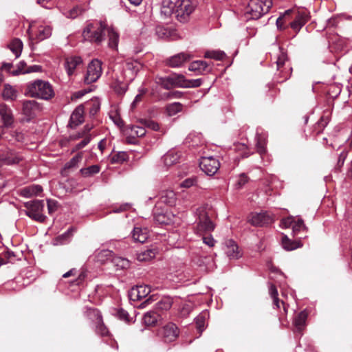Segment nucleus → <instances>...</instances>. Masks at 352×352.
I'll return each instance as SVG.
<instances>
[{"mask_svg": "<svg viewBox=\"0 0 352 352\" xmlns=\"http://www.w3.org/2000/svg\"><path fill=\"white\" fill-rule=\"evenodd\" d=\"M203 80L201 78L188 80L184 76V82L182 88H197L202 85Z\"/></svg>", "mask_w": 352, "mask_h": 352, "instance_id": "nucleus-45", "label": "nucleus"}, {"mask_svg": "<svg viewBox=\"0 0 352 352\" xmlns=\"http://www.w3.org/2000/svg\"><path fill=\"white\" fill-rule=\"evenodd\" d=\"M162 339L165 342H172L179 336V329L173 323H169L164 326L161 332Z\"/></svg>", "mask_w": 352, "mask_h": 352, "instance_id": "nucleus-17", "label": "nucleus"}, {"mask_svg": "<svg viewBox=\"0 0 352 352\" xmlns=\"http://www.w3.org/2000/svg\"><path fill=\"white\" fill-rule=\"evenodd\" d=\"M197 0H175L176 19L181 23H187L197 7Z\"/></svg>", "mask_w": 352, "mask_h": 352, "instance_id": "nucleus-5", "label": "nucleus"}, {"mask_svg": "<svg viewBox=\"0 0 352 352\" xmlns=\"http://www.w3.org/2000/svg\"><path fill=\"white\" fill-rule=\"evenodd\" d=\"M199 166L202 171L208 175H214L220 167L219 160L212 157H202L199 162Z\"/></svg>", "mask_w": 352, "mask_h": 352, "instance_id": "nucleus-13", "label": "nucleus"}, {"mask_svg": "<svg viewBox=\"0 0 352 352\" xmlns=\"http://www.w3.org/2000/svg\"><path fill=\"white\" fill-rule=\"evenodd\" d=\"M146 91H147V90L144 88H142V89H139V94L138 95H136L133 102L131 104V108L132 109H135L137 107L138 104L142 101V98H143L144 95L146 93Z\"/></svg>", "mask_w": 352, "mask_h": 352, "instance_id": "nucleus-54", "label": "nucleus"}, {"mask_svg": "<svg viewBox=\"0 0 352 352\" xmlns=\"http://www.w3.org/2000/svg\"><path fill=\"white\" fill-rule=\"evenodd\" d=\"M155 82L165 89H170L173 87H182L184 82V75L174 74L168 77H156Z\"/></svg>", "mask_w": 352, "mask_h": 352, "instance_id": "nucleus-10", "label": "nucleus"}, {"mask_svg": "<svg viewBox=\"0 0 352 352\" xmlns=\"http://www.w3.org/2000/svg\"><path fill=\"white\" fill-rule=\"evenodd\" d=\"M102 73V62L98 59L92 60L87 66L84 77L85 83L89 85L96 82L100 78Z\"/></svg>", "mask_w": 352, "mask_h": 352, "instance_id": "nucleus-9", "label": "nucleus"}, {"mask_svg": "<svg viewBox=\"0 0 352 352\" xmlns=\"http://www.w3.org/2000/svg\"><path fill=\"white\" fill-rule=\"evenodd\" d=\"M128 159V155L126 152H118V153L113 155L111 158L112 163H123Z\"/></svg>", "mask_w": 352, "mask_h": 352, "instance_id": "nucleus-52", "label": "nucleus"}, {"mask_svg": "<svg viewBox=\"0 0 352 352\" xmlns=\"http://www.w3.org/2000/svg\"><path fill=\"white\" fill-rule=\"evenodd\" d=\"M36 108L37 102L35 100H25L23 103V111L26 116H32L33 111Z\"/></svg>", "mask_w": 352, "mask_h": 352, "instance_id": "nucleus-40", "label": "nucleus"}, {"mask_svg": "<svg viewBox=\"0 0 352 352\" xmlns=\"http://www.w3.org/2000/svg\"><path fill=\"white\" fill-rule=\"evenodd\" d=\"M106 28L107 23L104 21L88 23L83 30L82 36L86 41L100 44L104 39V31Z\"/></svg>", "mask_w": 352, "mask_h": 352, "instance_id": "nucleus-2", "label": "nucleus"}, {"mask_svg": "<svg viewBox=\"0 0 352 352\" xmlns=\"http://www.w3.org/2000/svg\"><path fill=\"white\" fill-rule=\"evenodd\" d=\"M249 222L254 226H263L272 223L273 219L267 212H256L250 214Z\"/></svg>", "mask_w": 352, "mask_h": 352, "instance_id": "nucleus-15", "label": "nucleus"}, {"mask_svg": "<svg viewBox=\"0 0 352 352\" xmlns=\"http://www.w3.org/2000/svg\"><path fill=\"white\" fill-rule=\"evenodd\" d=\"M272 6V0H250L245 13L246 18L247 19H258L267 13Z\"/></svg>", "mask_w": 352, "mask_h": 352, "instance_id": "nucleus-3", "label": "nucleus"}, {"mask_svg": "<svg viewBox=\"0 0 352 352\" xmlns=\"http://www.w3.org/2000/svg\"><path fill=\"white\" fill-rule=\"evenodd\" d=\"M346 177L349 180L352 181V160L347 165V170L346 173Z\"/></svg>", "mask_w": 352, "mask_h": 352, "instance_id": "nucleus-64", "label": "nucleus"}, {"mask_svg": "<svg viewBox=\"0 0 352 352\" xmlns=\"http://www.w3.org/2000/svg\"><path fill=\"white\" fill-rule=\"evenodd\" d=\"M158 206H156L154 211V221L159 224H170L173 221L174 215L164 210L158 211Z\"/></svg>", "mask_w": 352, "mask_h": 352, "instance_id": "nucleus-19", "label": "nucleus"}, {"mask_svg": "<svg viewBox=\"0 0 352 352\" xmlns=\"http://www.w3.org/2000/svg\"><path fill=\"white\" fill-rule=\"evenodd\" d=\"M24 206L27 209L25 211L27 216L41 223L45 221L46 216L43 214V210L45 206L43 200L27 201L24 204Z\"/></svg>", "mask_w": 352, "mask_h": 352, "instance_id": "nucleus-7", "label": "nucleus"}, {"mask_svg": "<svg viewBox=\"0 0 352 352\" xmlns=\"http://www.w3.org/2000/svg\"><path fill=\"white\" fill-rule=\"evenodd\" d=\"M8 47L14 54L16 58L21 56L23 49V43L20 39L14 38Z\"/></svg>", "mask_w": 352, "mask_h": 352, "instance_id": "nucleus-35", "label": "nucleus"}, {"mask_svg": "<svg viewBox=\"0 0 352 352\" xmlns=\"http://www.w3.org/2000/svg\"><path fill=\"white\" fill-rule=\"evenodd\" d=\"M138 67L139 65L137 63H129L126 65L125 75L127 76V79L129 80L133 79L135 74L138 70Z\"/></svg>", "mask_w": 352, "mask_h": 352, "instance_id": "nucleus-42", "label": "nucleus"}, {"mask_svg": "<svg viewBox=\"0 0 352 352\" xmlns=\"http://www.w3.org/2000/svg\"><path fill=\"white\" fill-rule=\"evenodd\" d=\"M160 13L165 18L171 16L173 13L176 15L175 0H163Z\"/></svg>", "mask_w": 352, "mask_h": 352, "instance_id": "nucleus-24", "label": "nucleus"}, {"mask_svg": "<svg viewBox=\"0 0 352 352\" xmlns=\"http://www.w3.org/2000/svg\"><path fill=\"white\" fill-rule=\"evenodd\" d=\"M0 118L4 126L8 127L13 123V115L11 109L6 104H0Z\"/></svg>", "mask_w": 352, "mask_h": 352, "instance_id": "nucleus-22", "label": "nucleus"}, {"mask_svg": "<svg viewBox=\"0 0 352 352\" xmlns=\"http://www.w3.org/2000/svg\"><path fill=\"white\" fill-rule=\"evenodd\" d=\"M82 65V58L79 56H69L65 58L64 68L69 76L74 75L76 70Z\"/></svg>", "mask_w": 352, "mask_h": 352, "instance_id": "nucleus-14", "label": "nucleus"}, {"mask_svg": "<svg viewBox=\"0 0 352 352\" xmlns=\"http://www.w3.org/2000/svg\"><path fill=\"white\" fill-rule=\"evenodd\" d=\"M255 139L256 142V146L257 148V152L263 158V156L266 154V135L265 134H259L258 133H257Z\"/></svg>", "mask_w": 352, "mask_h": 352, "instance_id": "nucleus-29", "label": "nucleus"}, {"mask_svg": "<svg viewBox=\"0 0 352 352\" xmlns=\"http://www.w3.org/2000/svg\"><path fill=\"white\" fill-rule=\"evenodd\" d=\"M28 32L31 38L36 39V41H41L52 35V28L43 23H30Z\"/></svg>", "mask_w": 352, "mask_h": 352, "instance_id": "nucleus-8", "label": "nucleus"}, {"mask_svg": "<svg viewBox=\"0 0 352 352\" xmlns=\"http://www.w3.org/2000/svg\"><path fill=\"white\" fill-rule=\"evenodd\" d=\"M113 252L109 250H102L97 252V258L100 262H104L112 257Z\"/></svg>", "mask_w": 352, "mask_h": 352, "instance_id": "nucleus-51", "label": "nucleus"}, {"mask_svg": "<svg viewBox=\"0 0 352 352\" xmlns=\"http://www.w3.org/2000/svg\"><path fill=\"white\" fill-rule=\"evenodd\" d=\"M43 71V67L41 65H34L29 66L26 70L21 71V70H14L11 72V74L13 76H17L20 74H29L32 72H41Z\"/></svg>", "mask_w": 352, "mask_h": 352, "instance_id": "nucleus-44", "label": "nucleus"}, {"mask_svg": "<svg viewBox=\"0 0 352 352\" xmlns=\"http://www.w3.org/2000/svg\"><path fill=\"white\" fill-rule=\"evenodd\" d=\"M113 263L117 267L118 269L122 270L126 269L129 267V261L122 257H115L113 258Z\"/></svg>", "mask_w": 352, "mask_h": 352, "instance_id": "nucleus-48", "label": "nucleus"}, {"mask_svg": "<svg viewBox=\"0 0 352 352\" xmlns=\"http://www.w3.org/2000/svg\"><path fill=\"white\" fill-rule=\"evenodd\" d=\"M307 314L305 311H300L294 318V324L296 330L299 332L302 331L306 325Z\"/></svg>", "mask_w": 352, "mask_h": 352, "instance_id": "nucleus-31", "label": "nucleus"}, {"mask_svg": "<svg viewBox=\"0 0 352 352\" xmlns=\"http://www.w3.org/2000/svg\"><path fill=\"white\" fill-rule=\"evenodd\" d=\"M2 95L5 100H14L16 98L17 92L11 85H6Z\"/></svg>", "mask_w": 352, "mask_h": 352, "instance_id": "nucleus-38", "label": "nucleus"}, {"mask_svg": "<svg viewBox=\"0 0 352 352\" xmlns=\"http://www.w3.org/2000/svg\"><path fill=\"white\" fill-rule=\"evenodd\" d=\"M226 54L223 51L221 50H210L207 51L204 54L206 58H212L216 60H222L226 57Z\"/></svg>", "mask_w": 352, "mask_h": 352, "instance_id": "nucleus-41", "label": "nucleus"}, {"mask_svg": "<svg viewBox=\"0 0 352 352\" xmlns=\"http://www.w3.org/2000/svg\"><path fill=\"white\" fill-rule=\"evenodd\" d=\"M190 58L191 56L188 54L179 53L169 58L167 60V64L171 67H179Z\"/></svg>", "mask_w": 352, "mask_h": 352, "instance_id": "nucleus-23", "label": "nucleus"}, {"mask_svg": "<svg viewBox=\"0 0 352 352\" xmlns=\"http://www.w3.org/2000/svg\"><path fill=\"white\" fill-rule=\"evenodd\" d=\"M151 291V288L148 285H136L129 291V297L131 300L138 301L146 297Z\"/></svg>", "mask_w": 352, "mask_h": 352, "instance_id": "nucleus-16", "label": "nucleus"}, {"mask_svg": "<svg viewBox=\"0 0 352 352\" xmlns=\"http://www.w3.org/2000/svg\"><path fill=\"white\" fill-rule=\"evenodd\" d=\"M177 200L176 194L173 190L164 192L160 198V201L168 206H173Z\"/></svg>", "mask_w": 352, "mask_h": 352, "instance_id": "nucleus-34", "label": "nucleus"}, {"mask_svg": "<svg viewBox=\"0 0 352 352\" xmlns=\"http://www.w3.org/2000/svg\"><path fill=\"white\" fill-rule=\"evenodd\" d=\"M108 34L109 42L108 45L109 47L116 50L119 43V34L113 27H108L107 25L106 30Z\"/></svg>", "mask_w": 352, "mask_h": 352, "instance_id": "nucleus-25", "label": "nucleus"}, {"mask_svg": "<svg viewBox=\"0 0 352 352\" xmlns=\"http://www.w3.org/2000/svg\"><path fill=\"white\" fill-rule=\"evenodd\" d=\"M180 155L175 151H169L162 158L164 165L169 167L179 162Z\"/></svg>", "mask_w": 352, "mask_h": 352, "instance_id": "nucleus-26", "label": "nucleus"}, {"mask_svg": "<svg viewBox=\"0 0 352 352\" xmlns=\"http://www.w3.org/2000/svg\"><path fill=\"white\" fill-rule=\"evenodd\" d=\"M84 110L83 105L78 106L72 113L69 119V125L71 128H75L84 121Z\"/></svg>", "mask_w": 352, "mask_h": 352, "instance_id": "nucleus-20", "label": "nucleus"}, {"mask_svg": "<svg viewBox=\"0 0 352 352\" xmlns=\"http://www.w3.org/2000/svg\"><path fill=\"white\" fill-rule=\"evenodd\" d=\"M248 182V177L245 173L241 174L236 183L237 188H241Z\"/></svg>", "mask_w": 352, "mask_h": 352, "instance_id": "nucleus-58", "label": "nucleus"}, {"mask_svg": "<svg viewBox=\"0 0 352 352\" xmlns=\"http://www.w3.org/2000/svg\"><path fill=\"white\" fill-rule=\"evenodd\" d=\"M307 20L308 16L306 13H298L296 16L295 20L290 23L291 28L294 30L298 32L301 28L307 23Z\"/></svg>", "mask_w": 352, "mask_h": 352, "instance_id": "nucleus-28", "label": "nucleus"}, {"mask_svg": "<svg viewBox=\"0 0 352 352\" xmlns=\"http://www.w3.org/2000/svg\"><path fill=\"white\" fill-rule=\"evenodd\" d=\"M183 105L180 102H173L166 107V112L169 116H173L182 111Z\"/></svg>", "mask_w": 352, "mask_h": 352, "instance_id": "nucleus-43", "label": "nucleus"}, {"mask_svg": "<svg viewBox=\"0 0 352 352\" xmlns=\"http://www.w3.org/2000/svg\"><path fill=\"white\" fill-rule=\"evenodd\" d=\"M47 209L49 214H52L57 209V201L54 200H47Z\"/></svg>", "mask_w": 352, "mask_h": 352, "instance_id": "nucleus-61", "label": "nucleus"}, {"mask_svg": "<svg viewBox=\"0 0 352 352\" xmlns=\"http://www.w3.org/2000/svg\"><path fill=\"white\" fill-rule=\"evenodd\" d=\"M146 131L144 126L134 125L130 127V134L133 137H143L145 135Z\"/></svg>", "mask_w": 352, "mask_h": 352, "instance_id": "nucleus-49", "label": "nucleus"}, {"mask_svg": "<svg viewBox=\"0 0 352 352\" xmlns=\"http://www.w3.org/2000/svg\"><path fill=\"white\" fill-rule=\"evenodd\" d=\"M197 180L195 177H188L186 179H184L183 182H182L179 184L180 187L182 188H190L193 186H195L197 184Z\"/></svg>", "mask_w": 352, "mask_h": 352, "instance_id": "nucleus-55", "label": "nucleus"}, {"mask_svg": "<svg viewBox=\"0 0 352 352\" xmlns=\"http://www.w3.org/2000/svg\"><path fill=\"white\" fill-rule=\"evenodd\" d=\"M142 123L143 124V125L144 126L150 128V129H153V131H158L160 129L159 124L153 120H145L142 121Z\"/></svg>", "mask_w": 352, "mask_h": 352, "instance_id": "nucleus-59", "label": "nucleus"}, {"mask_svg": "<svg viewBox=\"0 0 352 352\" xmlns=\"http://www.w3.org/2000/svg\"><path fill=\"white\" fill-rule=\"evenodd\" d=\"M203 242L206 245H207L211 248L214 245L216 241L214 239V238L211 235H209V236H203Z\"/></svg>", "mask_w": 352, "mask_h": 352, "instance_id": "nucleus-63", "label": "nucleus"}, {"mask_svg": "<svg viewBox=\"0 0 352 352\" xmlns=\"http://www.w3.org/2000/svg\"><path fill=\"white\" fill-rule=\"evenodd\" d=\"M281 243L283 248L287 251L294 250L302 246V243L300 241H292L287 235L283 236Z\"/></svg>", "mask_w": 352, "mask_h": 352, "instance_id": "nucleus-30", "label": "nucleus"}, {"mask_svg": "<svg viewBox=\"0 0 352 352\" xmlns=\"http://www.w3.org/2000/svg\"><path fill=\"white\" fill-rule=\"evenodd\" d=\"M305 228V226L302 219H298L297 221H294L292 224V230L294 234H296L298 232L300 231Z\"/></svg>", "mask_w": 352, "mask_h": 352, "instance_id": "nucleus-57", "label": "nucleus"}, {"mask_svg": "<svg viewBox=\"0 0 352 352\" xmlns=\"http://www.w3.org/2000/svg\"><path fill=\"white\" fill-rule=\"evenodd\" d=\"M43 191V188L40 185L33 184L26 186L21 190V195L26 198L33 196H37Z\"/></svg>", "mask_w": 352, "mask_h": 352, "instance_id": "nucleus-27", "label": "nucleus"}, {"mask_svg": "<svg viewBox=\"0 0 352 352\" xmlns=\"http://www.w3.org/2000/svg\"><path fill=\"white\" fill-rule=\"evenodd\" d=\"M208 316V312L203 311L195 318V324L199 331H202L204 329L206 320Z\"/></svg>", "mask_w": 352, "mask_h": 352, "instance_id": "nucleus-46", "label": "nucleus"}, {"mask_svg": "<svg viewBox=\"0 0 352 352\" xmlns=\"http://www.w3.org/2000/svg\"><path fill=\"white\" fill-rule=\"evenodd\" d=\"M172 302L170 299H162L155 305V309L160 311L168 310L170 309Z\"/></svg>", "mask_w": 352, "mask_h": 352, "instance_id": "nucleus-50", "label": "nucleus"}, {"mask_svg": "<svg viewBox=\"0 0 352 352\" xmlns=\"http://www.w3.org/2000/svg\"><path fill=\"white\" fill-rule=\"evenodd\" d=\"M82 159V153H78L76 155L73 157L68 162L65 164V169H69L72 168H75L78 166V164Z\"/></svg>", "mask_w": 352, "mask_h": 352, "instance_id": "nucleus-47", "label": "nucleus"}, {"mask_svg": "<svg viewBox=\"0 0 352 352\" xmlns=\"http://www.w3.org/2000/svg\"><path fill=\"white\" fill-rule=\"evenodd\" d=\"M28 94L33 98L43 100H50L54 96V91L52 85L43 80H36L30 82L27 85Z\"/></svg>", "mask_w": 352, "mask_h": 352, "instance_id": "nucleus-1", "label": "nucleus"}, {"mask_svg": "<svg viewBox=\"0 0 352 352\" xmlns=\"http://www.w3.org/2000/svg\"><path fill=\"white\" fill-rule=\"evenodd\" d=\"M195 214L197 218L194 230L197 234L203 235L214 230V224L210 219L208 212L204 208H197Z\"/></svg>", "mask_w": 352, "mask_h": 352, "instance_id": "nucleus-6", "label": "nucleus"}, {"mask_svg": "<svg viewBox=\"0 0 352 352\" xmlns=\"http://www.w3.org/2000/svg\"><path fill=\"white\" fill-rule=\"evenodd\" d=\"M67 184L71 187V190L74 192H80L83 188L78 189L79 184L74 179L67 180Z\"/></svg>", "mask_w": 352, "mask_h": 352, "instance_id": "nucleus-60", "label": "nucleus"}, {"mask_svg": "<svg viewBox=\"0 0 352 352\" xmlns=\"http://www.w3.org/2000/svg\"><path fill=\"white\" fill-rule=\"evenodd\" d=\"M272 50L277 70L280 71V74L283 78L279 82H283L290 77L292 68L289 65H286L287 56L283 48L277 45H274Z\"/></svg>", "mask_w": 352, "mask_h": 352, "instance_id": "nucleus-4", "label": "nucleus"}, {"mask_svg": "<svg viewBox=\"0 0 352 352\" xmlns=\"http://www.w3.org/2000/svg\"><path fill=\"white\" fill-rule=\"evenodd\" d=\"M132 237L135 241L143 243L146 241L148 235L141 228L136 227L132 232Z\"/></svg>", "mask_w": 352, "mask_h": 352, "instance_id": "nucleus-36", "label": "nucleus"}, {"mask_svg": "<svg viewBox=\"0 0 352 352\" xmlns=\"http://www.w3.org/2000/svg\"><path fill=\"white\" fill-rule=\"evenodd\" d=\"M186 141L191 146H197L204 144L202 134L200 133L192 132L190 133L186 138Z\"/></svg>", "mask_w": 352, "mask_h": 352, "instance_id": "nucleus-32", "label": "nucleus"}, {"mask_svg": "<svg viewBox=\"0 0 352 352\" xmlns=\"http://www.w3.org/2000/svg\"><path fill=\"white\" fill-rule=\"evenodd\" d=\"M85 108L89 111L91 116H95L100 109V102L98 98H92L87 101L85 104Z\"/></svg>", "mask_w": 352, "mask_h": 352, "instance_id": "nucleus-33", "label": "nucleus"}, {"mask_svg": "<svg viewBox=\"0 0 352 352\" xmlns=\"http://www.w3.org/2000/svg\"><path fill=\"white\" fill-rule=\"evenodd\" d=\"M89 319L93 320L96 324V333L104 336L109 333L107 328L104 325L100 311L94 308H89L86 312Z\"/></svg>", "mask_w": 352, "mask_h": 352, "instance_id": "nucleus-11", "label": "nucleus"}, {"mask_svg": "<svg viewBox=\"0 0 352 352\" xmlns=\"http://www.w3.org/2000/svg\"><path fill=\"white\" fill-rule=\"evenodd\" d=\"M22 160V156L12 149L0 151V168L3 166L18 164Z\"/></svg>", "mask_w": 352, "mask_h": 352, "instance_id": "nucleus-12", "label": "nucleus"}, {"mask_svg": "<svg viewBox=\"0 0 352 352\" xmlns=\"http://www.w3.org/2000/svg\"><path fill=\"white\" fill-rule=\"evenodd\" d=\"M191 72H195L198 75H203L212 72V66L204 60H195L192 62L188 67Z\"/></svg>", "mask_w": 352, "mask_h": 352, "instance_id": "nucleus-18", "label": "nucleus"}, {"mask_svg": "<svg viewBox=\"0 0 352 352\" xmlns=\"http://www.w3.org/2000/svg\"><path fill=\"white\" fill-rule=\"evenodd\" d=\"M225 252L230 259H238L241 256L237 244L232 239L226 241Z\"/></svg>", "mask_w": 352, "mask_h": 352, "instance_id": "nucleus-21", "label": "nucleus"}, {"mask_svg": "<svg viewBox=\"0 0 352 352\" xmlns=\"http://www.w3.org/2000/svg\"><path fill=\"white\" fill-rule=\"evenodd\" d=\"M91 141V137L89 135H86L85 138L79 143L75 145V146L72 149V152L77 151L82 148H84L85 146H87L89 142Z\"/></svg>", "mask_w": 352, "mask_h": 352, "instance_id": "nucleus-56", "label": "nucleus"}, {"mask_svg": "<svg viewBox=\"0 0 352 352\" xmlns=\"http://www.w3.org/2000/svg\"><path fill=\"white\" fill-rule=\"evenodd\" d=\"M159 318V314L155 311H150L146 312L143 317V322L147 326L155 324Z\"/></svg>", "mask_w": 352, "mask_h": 352, "instance_id": "nucleus-37", "label": "nucleus"}, {"mask_svg": "<svg viewBox=\"0 0 352 352\" xmlns=\"http://www.w3.org/2000/svg\"><path fill=\"white\" fill-rule=\"evenodd\" d=\"M100 167L98 165H91L87 168H82L80 170V173L85 177H91L95 174H97L100 172Z\"/></svg>", "mask_w": 352, "mask_h": 352, "instance_id": "nucleus-39", "label": "nucleus"}, {"mask_svg": "<svg viewBox=\"0 0 352 352\" xmlns=\"http://www.w3.org/2000/svg\"><path fill=\"white\" fill-rule=\"evenodd\" d=\"M155 256V252L153 250H147L138 255V260L140 261H148Z\"/></svg>", "mask_w": 352, "mask_h": 352, "instance_id": "nucleus-53", "label": "nucleus"}, {"mask_svg": "<svg viewBox=\"0 0 352 352\" xmlns=\"http://www.w3.org/2000/svg\"><path fill=\"white\" fill-rule=\"evenodd\" d=\"M118 317L124 321H129V314L126 311L120 309L117 311Z\"/></svg>", "mask_w": 352, "mask_h": 352, "instance_id": "nucleus-62", "label": "nucleus"}]
</instances>
